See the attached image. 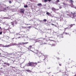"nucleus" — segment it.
<instances>
[{"label": "nucleus", "mask_w": 76, "mask_h": 76, "mask_svg": "<svg viewBox=\"0 0 76 76\" xmlns=\"http://www.w3.org/2000/svg\"><path fill=\"white\" fill-rule=\"evenodd\" d=\"M28 42H22V43H18V44L14 43V45H17L18 47H19V48H20V45H23V44H28Z\"/></svg>", "instance_id": "nucleus-1"}, {"label": "nucleus", "mask_w": 76, "mask_h": 76, "mask_svg": "<svg viewBox=\"0 0 76 76\" xmlns=\"http://www.w3.org/2000/svg\"><path fill=\"white\" fill-rule=\"evenodd\" d=\"M36 42H39L41 45H42V44H46L45 43L42 42V41L40 40L39 39H38L36 40L35 43H36Z\"/></svg>", "instance_id": "nucleus-2"}, {"label": "nucleus", "mask_w": 76, "mask_h": 76, "mask_svg": "<svg viewBox=\"0 0 76 76\" xmlns=\"http://www.w3.org/2000/svg\"><path fill=\"white\" fill-rule=\"evenodd\" d=\"M32 64H34L33 62H29L28 63V64H26V66H31L32 65Z\"/></svg>", "instance_id": "nucleus-3"}, {"label": "nucleus", "mask_w": 76, "mask_h": 76, "mask_svg": "<svg viewBox=\"0 0 76 76\" xmlns=\"http://www.w3.org/2000/svg\"><path fill=\"white\" fill-rule=\"evenodd\" d=\"M0 47H10V45H8L4 46L3 45L0 44Z\"/></svg>", "instance_id": "nucleus-4"}, {"label": "nucleus", "mask_w": 76, "mask_h": 76, "mask_svg": "<svg viewBox=\"0 0 76 76\" xmlns=\"http://www.w3.org/2000/svg\"><path fill=\"white\" fill-rule=\"evenodd\" d=\"M20 12L21 13H23V14H24V12H25V10H24V9H20Z\"/></svg>", "instance_id": "nucleus-5"}, {"label": "nucleus", "mask_w": 76, "mask_h": 76, "mask_svg": "<svg viewBox=\"0 0 76 76\" xmlns=\"http://www.w3.org/2000/svg\"><path fill=\"white\" fill-rule=\"evenodd\" d=\"M9 10V7H5V8H4L3 10V11L4 12H6V11H7Z\"/></svg>", "instance_id": "nucleus-6"}, {"label": "nucleus", "mask_w": 76, "mask_h": 76, "mask_svg": "<svg viewBox=\"0 0 76 76\" xmlns=\"http://www.w3.org/2000/svg\"><path fill=\"white\" fill-rule=\"evenodd\" d=\"M33 64H32V65L31 66V67H35V66H36V65H37V63L35 62H33Z\"/></svg>", "instance_id": "nucleus-7"}, {"label": "nucleus", "mask_w": 76, "mask_h": 76, "mask_svg": "<svg viewBox=\"0 0 76 76\" xmlns=\"http://www.w3.org/2000/svg\"><path fill=\"white\" fill-rule=\"evenodd\" d=\"M69 1H70V3H71V6H73V3L74 1L72 0H70Z\"/></svg>", "instance_id": "nucleus-8"}, {"label": "nucleus", "mask_w": 76, "mask_h": 76, "mask_svg": "<svg viewBox=\"0 0 76 76\" xmlns=\"http://www.w3.org/2000/svg\"><path fill=\"white\" fill-rule=\"evenodd\" d=\"M60 2V0H57L54 3L55 4H58V3H59Z\"/></svg>", "instance_id": "nucleus-9"}, {"label": "nucleus", "mask_w": 76, "mask_h": 76, "mask_svg": "<svg viewBox=\"0 0 76 76\" xmlns=\"http://www.w3.org/2000/svg\"><path fill=\"white\" fill-rule=\"evenodd\" d=\"M73 25H75V24H71L69 26H68L69 27H68V28H72V26H73Z\"/></svg>", "instance_id": "nucleus-10"}, {"label": "nucleus", "mask_w": 76, "mask_h": 76, "mask_svg": "<svg viewBox=\"0 0 76 76\" xmlns=\"http://www.w3.org/2000/svg\"><path fill=\"white\" fill-rule=\"evenodd\" d=\"M71 13H72V14L73 15V17H76V15H75V14H76V12H74L73 13H72V12H71Z\"/></svg>", "instance_id": "nucleus-11"}, {"label": "nucleus", "mask_w": 76, "mask_h": 76, "mask_svg": "<svg viewBox=\"0 0 76 76\" xmlns=\"http://www.w3.org/2000/svg\"><path fill=\"white\" fill-rule=\"evenodd\" d=\"M52 10H53V12H56V9H55V8L54 7H52Z\"/></svg>", "instance_id": "nucleus-12"}, {"label": "nucleus", "mask_w": 76, "mask_h": 76, "mask_svg": "<svg viewBox=\"0 0 76 76\" xmlns=\"http://www.w3.org/2000/svg\"><path fill=\"white\" fill-rule=\"evenodd\" d=\"M46 15H48V16H52L51 14H50V13L48 12H46Z\"/></svg>", "instance_id": "nucleus-13"}, {"label": "nucleus", "mask_w": 76, "mask_h": 76, "mask_svg": "<svg viewBox=\"0 0 76 76\" xmlns=\"http://www.w3.org/2000/svg\"><path fill=\"white\" fill-rule=\"evenodd\" d=\"M26 71L27 72H29V73H31V71H30V70H29V69H27L26 70Z\"/></svg>", "instance_id": "nucleus-14"}, {"label": "nucleus", "mask_w": 76, "mask_h": 76, "mask_svg": "<svg viewBox=\"0 0 76 76\" xmlns=\"http://www.w3.org/2000/svg\"><path fill=\"white\" fill-rule=\"evenodd\" d=\"M37 6H42V4L41 3L38 4H37Z\"/></svg>", "instance_id": "nucleus-15"}, {"label": "nucleus", "mask_w": 76, "mask_h": 76, "mask_svg": "<svg viewBox=\"0 0 76 76\" xmlns=\"http://www.w3.org/2000/svg\"><path fill=\"white\" fill-rule=\"evenodd\" d=\"M3 23L4 25H6L7 26H9V24H6V23Z\"/></svg>", "instance_id": "nucleus-16"}, {"label": "nucleus", "mask_w": 76, "mask_h": 76, "mask_svg": "<svg viewBox=\"0 0 76 76\" xmlns=\"http://www.w3.org/2000/svg\"><path fill=\"white\" fill-rule=\"evenodd\" d=\"M4 19H10V18H8L7 17H5L4 18Z\"/></svg>", "instance_id": "nucleus-17"}, {"label": "nucleus", "mask_w": 76, "mask_h": 76, "mask_svg": "<svg viewBox=\"0 0 76 76\" xmlns=\"http://www.w3.org/2000/svg\"><path fill=\"white\" fill-rule=\"evenodd\" d=\"M20 54L21 55H23V52H20Z\"/></svg>", "instance_id": "nucleus-18"}, {"label": "nucleus", "mask_w": 76, "mask_h": 76, "mask_svg": "<svg viewBox=\"0 0 76 76\" xmlns=\"http://www.w3.org/2000/svg\"><path fill=\"white\" fill-rule=\"evenodd\" d=\"M12 25V26H14V23L13 22H11V23Z\"/></svg>", "instance_id": "nucleus-19"}, {"label": "nucleus", "mask_w": 76, "mask_h": 76, "mask_svg": "<svg viewBox=\"0 0 76 76\" xmlns=\"http://www.w3.org/2000/svg\"><path fill=\"white\" fill-rule=\"evenodd\" d=\"M22 29H25V28H26V27H23L22 26Z\"/></svg>", "instance_id": "nucleus-20"}, {"label": "nucleus", "mask_w": 76, "mask_h": 76, "mask_svg": "<svg viewBox=\"0 0 76 76\" xmlns=\"http://www.w3.org/2000/svg\"><path fill=\"white\" fill-rule=\"evenodd\" d=\"M6 53L8 55H10V56H11V55H12V53H10L8 54V53H7V52H6Z\"/></svg>", "instance_id": "nucleus-21"}, {"label": "nucleus", "mask_w": 76, "mask_h": 76, "mask_svg": "<svg viewBox=\"0 0 76 76\" xmlns=\"http://www.w3.org/2000/svg\"><path fill=\"white\" fill-rule=\"evenodd\" d=\"M62 4H63L65 6H66V5H67V4H66L64 3V2H63V3H62Z\"/></svg>", "instance_id": "nucleus-22"}, {"label": "nucleus", "mask_w": 76, "mask_h": 76, "mask_svg": "<svg viewBox=\"0 0 76 76\" xmlns=\"http://www.w3.org/2000/svg\"><path fill=\"white\" fill-rule=\"evenodd\" d=\"M7 66H10V64L9 63H7Z\"/></svg>", "instance_id": "nucleus-23"}, {"label": "nucleus", "mask_w": 76, "mask_h": 76, "mask_svg": "<svg viewBox=\"0 0 76 76\" xmlns=\"http://www.w3.org/2000/svg\"><path fill=\"white\" fill-rule=\"evenodd\" d=\"M27 7H28V5H26L25 6H24V7L26 8Z\"/></svg>", "instance_id": "nucleus-24"}, {"label": "nucleus", "mask_w": 76, "mask_h": 76, "mask_svg": "<svg viewBox=\"0 0 76 76\" xmlns=\"http://www.w3.org/2000/svg\"><path fill=\"white\" fill-rule=\"evenodd\" d=\"M43 21H44V22H46L47 21V20H46V19H44L43 20Z\"/></svg>", "instance_id": "nucleus-25"}, {"label": "nucleus", "mask_w": 76, "mask_h": 76, "mask_svg": "<svg viewBox=\"0 0 76 76\" xmlns=\"http://www.w3.org/2000/svg\"><path fill=\"white\" fill-rule=\"evenodd\" d=\"M44 2H47V1H48V0H44Z\"/></svg>", "instance_id": "nucleus-26"}, {"label": "nucleus", "mask_w": 76, "mask_h": 76, "mask_svg": "<svg viewBox=\"0 0 76 76\" xmlns=\"http://www.w3.org/2000/svg\"><path fill=\"white\" fill-rule=\"evenodd\" d=\"M31 26H29L28 27V28L29 29H31Z\"/></svg>", "instance_id": "nucleus-27"}, {"label": "nucleus", "mask_w": 76, "mask_h": 76, "mask_svg": "<svg viewBox=\"0 0 76 76\" xmlns=\"http://www.w3.org/2000/svg\"><path fill=\"white\" fill-rule=\"evenodd\" d=\"M7 62H4V64H7Z\"/></svg>", "instance_id": "nucleus-28"}, {"label": "nucleus", "mask_w": 76, "mask_h": 76, "mask_svg": "<svg viewBox=\"0 0 76 76\" xmlns=\"http://www.w3.org/2000/svg\"><path fill=\"white\" fill-rule=\"evenodd\" d=\"M33 40V39H29L30 41H32Z\"/></svg>", "instance_id": "nucleus-29"}, {"label": "nucleus", "mask_w": 76, "mask_h": 76, "mask_svg": "<svg viewBox=\"0 0 76 76\" xmlns=\"http://www.w3.org/2000/svg\"><path fill=\"white\" fill-rule=\"evenodd\" d=\"M9 3L10 4H11V3H12V1H9Z\"/></svg>", "instance_id": "nucleus-30"}, {"label": "nucleus", "mask_w": 76, "mask_h": 76, "mask_svg": "<svg viewBox=\"0 0 76 76\" xmlns=\"http://www.w3.org/2000/svg\"><path fill=\"white\" fill-rule=\"evenodd\" d=\"M56 13L57 14H58V15H60V13L59 12H57Z\"/></svg>", "instance_id": "nucleus-31"}, {"label": "nucleus", "mask_w": 76, "mask_h": 76, "mask_svg": "<svg viewBox=\"0 0 76 76\" xmlns=\"http://www.w3.org/2000/svg\"><path fill=\"white\" fill-rule=\"evenodd\" d=\"M2 34V31H1L0 32V35H1Z\"/></svg>", "instance_id": "nucleus-32"}, {"label": "nucleus", "mask_w": 76, "mask_h": 76, "mask_svg": "<svg viewBox=\"0 0 76 76\" xmlns=\"http://www.w3.org/2000/svg\"><path fill=\"white\" fill-rule=\"evenodd\" d=\"M49 1V2H50V1H51V0H48V1Z\"/></svg>", "instance_id": "nucleus-33"}, {"label": "nucleus", "mask_w": 76, "mask_h": 76, "mask_svg": "<svg viewBox=\"0 0 76 76\" xmlns=\"http://www.w3.org/2000/svg\"><path fill=\"white\" fill-rule=\"evenodd\" d=\"M56 58H57V60H59V59H60V58H57L56 57Z\"/></svg>", "instance_id": "nucleus-34"}, {"label": "nucleus", "mask_w": 76, "mask_h": 76, "mask_svg": "<svg viewBox=\"0 0 76 76\" xmlns=\"http://www.w3.org/2000/svg\"><path fill=\"white\" fill-rule=\"evenodd\" d=\"M20 49H23V48H22V47H20Z\"/></svg>", "instance_id": "nucleus-35"}, {"label": "nucleus", "mask_w": 76, "mask_h": 76, "mask_svg": "<svg viewBox=\"0 0 76 76\" xmlns=\"http://www.w3.org/2000/svg\"><path fill=\"white\" fill-rule=\"evenodd\" d=\"M65 34H66V35H68V33H65Z\"/></svg>", "instance_id": "nucleus-36"}, {"label": "nucleus", "mask_w": 76, "mask_h": 76, "mask_svg": "<svg viewBox=\"0 0 76 76\" xmlns=\"http://www.w3.org/2000/svg\"><path fill=\"white\" fill-rule=\"evenodd\" d=\"M69 28V27H67V28H65V29H67V28Z\"/></svg>", "instance_id": "nucleus-37"}, {"label": "nucleus", "mask_w": 76, "mask_h": 76, "mask_svg": "<svg viewBox=\"0 0 76 76\" xmlns=\"http://www.w3.org/2000/svg\"><path fill=\"white\" fill-rule=\"evenodd\" d=\"M59 65L60 66H61V64H59Z\"/></svg>", "instance_id": "nucleus-38"}, {"label": "nucleus", "mask_w": 76, "mask_h": 76, "mask_svg": "<svg viewBox=\"0 0 76 76\" xmlns=\"http://www.w3.org/2000/svg\"><path fill=\"white\" fill-rule=\"evenodd\" d=\"M52 15V16L51 15H50V16H51V18H53V16H52V15Z\"/></svg>", "instance_id": "nucleus-39"}, {"label": "nucleus", "mask_w": 76, "mask_h": 76, "mask_svg": "<svg viewBox=\"0 0 76 76\" xmlns=\"http://www.w3.org/2000/svg\"><path fill=\"white\" fill-rule=\"evenodd\" d=\"M61 8H62V7H59V9H61Z\"/></svg>", "instance_id": "nucleus-40"}, {"label": "nucleus", "mask_w": 76, "mask_h": 76, "mask_svg": "<svg viewBox=\"0 0 76 76\" xmlns=\"http://www.w3.org/2000/svg\"><path fill=\"white\" fill-rule=\"evenodd\" d=\"M15 39V38H12L11 39L12 40V39Z\"/></svg>", "instance_id": "nucleus-41"}, {"label": "nucleus", "mask_w": 76, "mask_h": 76, "mask_svg": "<svg viewBox=\"0 0 76 76\" xmlns=\"http://www.w3.org/2000/svg\"><path fill=\"white\" fill-rule=\"evenodd\" d=\"M51 25H53V26H54V25H54V24H53V23Z\"/></svg>", "instance_id": "nucleus-42"}, {"label": "nucleus", "mask_w": 76, "mask_h": 76, "mask_svg": "<svg viewBox=\"0 0 76 76\" xmlns=\"http://www.w3.org/2000/svg\"><path fill=\"white\" fill-rule=\"evenodd\" d=\"M45 60V57L44 59H43V60L44 61V60Z\"/></svg>", "instance_id": "nucleus-43"}, {"label": "nucleus", "mask_w": 76, "mask_h": 76, "mask_svg": "<svg viewBox=\"0 0 76 76\" xmlns=\"http://www.w3.org/2000/svg\"><path fill=\"white\" fill-rule=\"evenodd\" d=\"M29 47H32V46L31 45L29 46Z\"/></svg>", "instance_id": "nucleus-44"}, {"label": "nucleus", "mask_w": 76, "mask_h": 76, "mask_svg": "<svg viewBox=\"0 0 76 76\" xmlns=\"http://www.w3.org/2000/svg\"><path fill=\"white\" fill-rule=\"evenodd\" d=\"M20 38V37H18V38L19 39V38Z\"/></svg>", "instance_id": "nucleus-45"}, {"label": "nucleus", "mask_w": 76, "mask_h": 76, "mask_svg": "<svg viewBox=\"0 0 76 76\" xmlns=\"http://www.w3.org/2000/svg\"><path fill=\"white\" fill-rule=\"evenodd\" d=\"M50 73H51V72H49V73H48V74H50Z\"/></svg>", "instance_id": "nucleus-46"}, {"label": "nucleus", "mask_w": 76, "mask_h": 76, "mask_svg": "<svg viewBox=\"0 0 76 76\" xmlns=\"http://www.w3.org/2000/svg\"><path fill=\"white\" fill-rule=\"evenodd\" d=\"M12 68H15V67H13V66H12Z\"/></svg>", "instance_id": "nucleus-47"}, {"label": "nucleus", "mask_w": 76, "mask_h": 76, "mask_svg": "<svg viewBox=\"0 0 76 76\" xmlns=\"http://www.w3.org/2000/svg\"><path fill=\"white\" fill-rule=\"evenodd\" d=\"M48 30H51V29H48Z\"/></svg>", "instance_id": "nucleus-48"}, {"label": "nucleus", "mask_w": 76, "mask_h": 76, "mask_svg": "<svg viewBox=\"0 0 76 76\" xmlns=\"http://www.w3.org/2000/svg\"><path fill=\"white\" fill-rule=\"evenodd\" d=\"M74 8H75V9H76V7H74Z\"/></svg>", "instance_id": "nucleus-49"}, {"label": "nucleus", "mask_w": 76, "mask_h": 76, "mask_svg": "<svg viewBox=\"0 0 76 76\" xmlns=\"http://www.w3.org/2000/svg\"><path fill=\"white\" fill-rule=\"evenodd\" d=\"M56 10H58V9H56Z\"/></svg>", "instance_id": "nucleus-50"}, {"label": "nucleus", "mask_w": 76, "mask_h": 76, "mask_svg": "<svg viewBox=\"0 0 76 76\" xmlns=\"http://www.w3.org/2000/svg\"><path fill=\"white\" fill-rule=\"evenodd\" d=\"M40 73H42V72L40 71Z\"/></svg>", "instance_id": "nucleus-51"}, {"label": "nucleus", "mask_w": 76, "mask_h": 76, "mask_svg": "<svg viewBox=\"0 0 76 76\" xmlns=\"http://www.w3.org/2000/svg\"><path fill=\"white\" fill-rule=\"evenodd\" d=\"M76 76V75L75 74V75L74 76Z\"/></svg>", "instance_id": "nucleus-52"}, {"label": "nucleus", "mask_w": 76, "mask_h": 76, "mask_svg": "<svg viewBox=\"0 0 76 76\" xmlns=\"http://www.w3.org/2000/svg\"><path fill=\"white\" fill-rule=\"evenodd\" d=\"M61 38H63V36L61 37Z\"/></svg>", "instance_id": "nucleus-53"}, {"label": "nucleus", "mask_w": 76, "mask_h": 76, "mask_svg": "<svg viewBox=\"0 0 76 76\" xmlns=\"http://www.w3.org/2000/svg\"><path fill=\"white\" fill-rule=\"evenodd\" d=\"M0 29H1V27H0Z\"/></svg>", "instance_id": "nucleus-54"}, {"label": "nucleus", "mask_w": 76, "mask_h": 76, "mask_svg": "<svg viewBox=\"0 0 76 76\" xmlns=\"http://www.w3.org/2000/svg\"><path fill=\"white\" fill-rule=\"evenodd\" d=\"M58 72H57V73H56V74H57V73H58Z\"/></svg>", "instance_id": "nucleus-55"}, {"label": "nucleus", "mask_w": 76, "mask_h": 76, "mask_svg": "<svg viewBox=\"0 0 76 76\" xmlns=\"http://www.w3.org/2000/svg\"><path fill=\"white\" fill-rule=\"evenodd\" d=\"M1 69H3V68H1Z\"/></svg>", "instance_id": "nucleus-56"}, {"label": "nucleus", "mask_w": 76, "mask_h": 76, "mask_svg": "<svg viewBox=\"0 0 76 76\" xmlns=\"http://www.w3.org/2000/svg\"><path fill=\"white\" fill-rule=\"evenodd\" d=\"M48 69H50V68H48Z\"/></svg>", "instance_id": "nucleus-57"}, {"label": "nucleus", "mask_w": 76, "mask_h": 76, "mask_svg": "<svg viewBox=\"0 0 76 76\" xmlns=\"http://www.w3.org/2000/svg\"><path fill=\"white\" fill-rule=\"evenodd\" d=\"M60 72H61V70L59 71Z\"/></svg>", "instance_id": "nucleus-58"}, {"label": "nucleus", "mask_w": 76, "mask_h": 76, "mask_svg": "<svg viewBox=\"0 0 76 76\" xmlns=\"http://www.w3.org/2000/svg\"><path fill=\"white\" fill-rule=\"evenodd\" d=\"M73 32H74V31H72Z\"/></svg>", "instance_id": "nucleus-59"}, {"label": "nucleus", "mask_w": 76, "mask_h": 76, "mask_svg": "<svg viewBox=\"0 0 76 76\" xmlns=\"http://www.w3.org/2000/svg\"><path fill=\"white\" fill-rule=\"evenodd\" d=\"M68 35H70V34H68Z\"/></svg>", "instance_id": "nucleus-60"}, {"label": "nucleus", "mask_w": 76, "mask_h": 76, "mask_svg": "<svg viewBox=\"0 0 76 76\" xmlns=\"http://www.w3.org/2000/svg\"><path fill=\"white\" fill-rule=\"evenodd\" d=\"M51 21L53 20L51 19Z\"/></svg>", "instance_id": "nucleus-61"}, {"label": "nucleus", "mask_w": 76, "mask_h": 76, "mask_svg": "<svg viewBox=\"0 0 76 76\" xmlns=\"http://www.w3.org/2000/svg\"><path fill=\"white\" fill-rule=\"evenodd\" d=\"M27 37V38H28V36Z\"/></svg>", "instance_id": "nucleus-62"}, {"label": "nucleus", "mask_w": 76, "mask_h": 76, "mask_svg": "<svg viewBox=\"0 0 76 76\" xmlns=\"http://www.w3.org/2000/svg\"><path fill=\"white\" fill-rule=\"evenodd\" d=\"M3 61V62H4V61Z\"/></svg>", "instance_id": "nucleus-63"}, {"label": "nucleus", "mask_w": 76, "mask_h": 76, "mask_svg": "<svg viewBox=\"0 0 76 76\" xmlns=\"http://www.w3.org/2000/svg\"><path fill=\"white\" fill-rule=\"evenodd\" d=\"M52 76H53V75H52Z\"/></svg>", "instance_id": "nucleus-64"}]
</instances>
